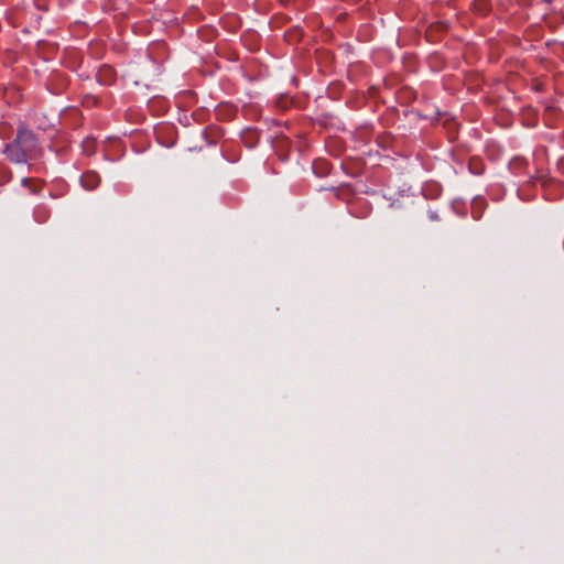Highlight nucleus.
<instances>
[{"label": "nucleus", "instance_id": "1", "mask_svg": "<svg viewBox=\"0 0 564 564\" xmlns=\"http://www.w3.org/2000/svg\"><path fill=\"white\" fill-rule=\"evenodd\" d=\"M3 152L12 163L25 164L40 158L42 148L31 130L24 126H19L15 138L6 144Z\"/></svg>", "mask_w": 564, "mask_h": 564}, {"label": "nucleus", "instance_id": "2", "mask_svg": "<svg viewBox=\"0 0 564 564\" xmlns=\"http://www.w3.org/2000/svg\"><path fill=\"white\" fill-rule=\"evenodd\" d=\"M80 183L87 191L97 188L100 184V176L95 171H87L80 176Z\"/></svg>", "mask_w": 564, "mask_h": 564}, {"label": "nucleus", "instance_id": "3", "mask_svg": "<svg viewBox=\"0 0 564 564\" xmlns=\"http://www.w3.org/2000/svg\"><path fill=\"white\" fill-rule=\"evenodd\" d=\"M22 185L26 188H29L33 194H36L41 191L42 184L39 181L24 177L22 180Z\"/></svg>", "mask_w": 564, "mask_h": 564}, {"label": "nucleus", "instance_id": "4", "mask_svg": "<svg viewBox=\"0 0 564 564\" xmlns=\"http://www.w3.org/2000/svg\"><path fill=\"white\" fill-rule=\"evenodd\" d=\"M35 218H36V220H37L39 223L44 221V218H41V217H40L39 212H35Z\"/></svg>", "mask_w": 564, "mask_h": 564}]
</instances>
